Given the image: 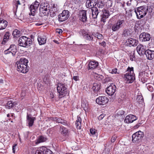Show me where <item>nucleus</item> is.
<instances>
[{
    "label": "nucleus",
    "mask_w": 154,
    "mask_h": 154,
    "mask_svg": "<svg viewBox=\"0 0 154 154\" xmlns=\"http://www.w3.org/2000/svg\"><path fill=\"white\" fill-rule=\"evenodd\" d=\"M28 62V60L25 58H21L20 61L16 63L17 71L23 73H26L28 71V68L27 66Z\"/></svg>",
    "instance_id": "1"
},
{
    "label": "nucleus",
    "mask_w": 154,
    "mask_h": 154,
    "mask_svg": "<svg viewBox=\"0 0 154 154\" xmlns=\"http://www.w3.org/2000/svg\"><path fill=\"white\" fill-rule=\"evenodd\" d=\"M127 71L128 72L124 75V78L127 83H131L135 80L133 68L129 67L127 69Z\"/></svg>",
    "instance_id": "2"
},
{
    "label": "nucleus",
    "mask_w": 154,
    "mask_h": 154,
    "mask_svg": "<svg viewBox=\"0 0 154 154\" xmlns=\"http://www.w3.org/2000/svg\"><path fill=\"white\" fill-rule=\"evenodd\" d=\"M67 85L62 83H58L57 87V89L59 93V97L60 98L65 96L69 94L67 89Z\"/></svg>",
    "instance_id": "3"
},
{
    "label": "nucleus",
    "mask_w": 154,
    "mask_h": 154,
    "mask_svg": "<svg viewBox=\"0 0 154 154\" xmlns=\"http://www.w3.org/2000/svg\"><path fill=\"white\" fill-rule=\"evenodd\" d=\"M32 43V41L30 38L25 36H21L19 38L18 42V45L20 46L26 47L27 46H30Z\"/></svg>",
    "instance_id": "4"
},
{
    "label": "nucleus",
    "mask_w": 154,
    "mask_h": 154,
    "mask_svg": "<svg viewBox=\"0 0 154 154\" xmlns=\"http://www.w3.org/2000/svg\"><path fill=\"white\" fill-rule=\"evenodd\" d=\"M147 11V7L143 6L138 8L137 10H135V12L136 14L137 18L140 19L146 14Z\"/></svg>",
    "instance_id": "5"
},
{
    "label": "nucleus",
    "mask_w": 154,
    "mask_h": 154,
    "mask_svg": "<svg viewBox=\"0 0 154 154\" xmlns=\"http://www.w3.org/2000/svg\"><path fill=\"white\" fill-rule=\"evenodd\" d=\"M144 136L143 133L139 131L133 134L132 136V141L134 143L140 142Z\"/></svg>",
    "instance_id": "6"
},
{
    "label": "nucleus",
    "mask_w": 154,
    "mask_h": 154,
    "mask_svg": "<svg viewBox=\"0 0 154 154\" xmlns=\"http://www.w3.org/2000/svg\"><path fill=\"white\" fill-rule=\"evenodd\" d=\"M39 11L40 14L42 13L44 15H47L50 11L49 5L47 3L41 4Z\"/></svg>",
    "instance_id": "7"
},
{
    "label": "nucleus",
    "mask_w": 154,
    "mask_h": 154,
    "mask_svg": "<svg viewBox=\"0 0 154 154\" xmlns=\"http://www.w3.org/2000/svg\"><path fill=\"white\" fill-rule=\"evenodd\" d=\"M69 16V11L68 10H64L58 15V20L60 22L64 21L68 18Z\"/></svg>",
    "instance_id": "8"
},
{
    "label": "nucleus",
    "mask_w": 154,
    "mask_h": 154,
    "mask_svg": "<svg viewBox=\"0 0 154 154\" xmlns=\"http://www.w3.org/2000/svg\"><path fill=\"white\" fill-rule=\"evenodd\" d=\"M39 3L37 1H35L34 3H33L29 7V9L31 13H29V14L34 16L39 6Z\"/></svg>",
    "instance_id": "9"
},
{
    "label": "nucleus",
    "mask_w": 154,
    "mask_h": 154,
    "mask_svg": "<svg viewBox=\"0 0 154 154\" xmlns=\"http://www.w3.org/2000/svg\"><path fill=\"white\" fill-rule=\"evenodd\" d=\"M116 89V86L112 84L106 88V91L109 95L111 96L114 94Z\"/></svg>",
    "instance_id": "10"
},
{
    "label": "nucleus",
    "mask_w": 154,
    "mask_h": 154,
    "mask_svg": "<svg viewBox=\"0 0 154 154\" xmlns=\"http://www.w3.org/2000/svg\"><path fill=\"white\" fill-rule=\"evenodd\" d=\"M124 21L119 20L116 23L113 24L112 26V29L114 32L118 30L122 26V24L124 23Z\"/></svg>",
    "instance_id": "11"
},
{
    "label": "nucleus",
    "mask_w": 154,
    "mask_h": 154,
    "mask_svg": "<svg viewBox=\"0 0 154 154\" xmlns=\"http://www.w3.org/2000/svg\"><path fill=\"white\" fill-rule=\"evenodd\" d=\"M109 100L105 96L99 97L96 100V102L99 104L104 105Z\"/></svg>",
    "instance_id": "12"
},
{
    "label": "nucleus",
    "mask_w": 154,
    "mask_h": 154,
    "mask_svg": "<svg viewBox=\"0 0 154 154\" xmlns=\"http://www.w3.org/2000/svg\"><path fill=\"white\" fill-rule=\"evenodd\" d=\"M8 52H9V54L10 55H12L13 56H15L17 52L16 46L14 45H11L10 48L5 51V54H8Z\"/></svg>",
    "instance_id": "13"
},
{
    "label": "nucleus",
    "mask_w": 154,
    "mask_h": 154,
    "mask_svg": "<svg viewBox=\"0 0 154 154\" xmlns=\"http://www.w3.org/2000/svg\"><path fill=\"white\" fill-rule=\"evenodd\" d=\"M150 35L147 33H142L139 36L140 40L142 42L149 41L150 39Z\"/></svg>",
    "instance_id": "14"
},
{
    "label": "nucleus",
    "mask_w": 154,
    "mask_h": 154,
    "mask_svg": "<svg viewBox=\"0 0 154 154\" xmlns=\"http://www.w3.org/2000/svg\"><path fill=\"white\" fill-rule=\"evenodd\" d=\"M137 119V117L134 115L130 114L127 116L124 120L125 122L129 123L133 122Z\"/></svg>",
    "instance_id": "15"
},
{
    "label": "nucleus",
    "mask_w": 154,
    "mask_h": 154,
    "mask_svg": "<svg viewBox=\"0 0 154 154\" xmlns=\"http://www.w3.org/2000/svg\"><path fill=\"white\" fill-rule=\"evenodd\" d=\"M27 122L28 126L30 127H32L34 121L36 119L35 117H32L30 114H27L26 116Z\"/></svg>",
    "instance_id": "16"
},
{
    "label": "nucleus",
    "mask_w": 154,
    "mask_h": 154,
    "mask_svg": "<svg viewBox=\"0 0 154 154\" xmlns=\"http://www.w3.org/2000/svg\"><path fill=\"white\" fill-rule=\"evenodd\" d=\"M49 119L50 121H55L57 123H61L64 125H66L67 124V121L60 118L53 117H50Z\"/></svg>",
    "instance_id": "17"
},
{
    "label": "nucleus",
    "mask_w": 154,
    "mask_h": 154,
    "mask_svg": "<svg viewBox=\"0 0 154 154\" xmlns=\"http://www.w3.org/2000/svg\"><path fill=\"white\" fill-rule=\"evenodd\" d=\"M136 49L138 54L140 55L145 54L146 51V47L141 44H139L137 46Z\"/></svg>",
    "instance_id": "18"
},
{
    "label": "nucleus",
    "mask_w": 154,
    "mask_h": 154,
    "mask_svg": "<svg viewBox=\"0 0 154 154\" xmlns=\"http://www.w3.org/2000/svg\"><path fill=\"white\" fill-rule=\"evenodd\" d=\"M145 54L146 55L147 59L151 60L154 58V51H151L149 49L147 50Z\"/></svg>",
    "instance_id": "19"
},
{
    "label": "nucleus",
    "mask_w": 154,
    "mask_h": 154,
    "mask_svg": "<svg viewBox=\"0 0 154 154\" xmlns=\"http://www.w3.org/2000/svg\"><path fill=\"white\" fill-rule=\"evenodd\" d=\"M80 32L82 34L84 38L86 40L89 41L93 40V37L92 35L88 33H86L85 32L82 30H81Z\"/></svg>",
    "instance_id": "20"
},
{
    "label": "nucleus",
    "mask_w": 154,
    "mask_h": 154,
    "mask_svg": "<svg viewBox=\"0 0 154 154\" xmlns=\"http://www.w3.org/2000/svg\"><path fill=\"white\" fill-rule=\"evenodd\" d=\"M47 38L45 35H39L38 38V41L39 44L42 45L45 44L46 42Z\"/></svg>",
    "instance_id": "21"
},
{
    "label": "nucleus",
    "mask_w": 154,
    "mask_h": 154,
    "mask_svg": "<svg viewBox=\"0 0 154 154\" xmlns=\"http://www.w3.org/2000/svg\"><path fill=\"white\" fill-rule=\"evenodd\" d=\"M127 42L128 45H131L132 46L134 47L136 46L137 45L138 41L137 40L131 38L127 40Z\"/></svg>",
    "instance_id": "22"
},
{
    "label": "nucleus",
    "mask_w": 154,
    "mask_h": 154,
    "mask_svg": "<svg viewBox=\"0 0 154 154\" xmlns=\"http://www.w3.org/2000/svg\"><path fill=\"white\" fill-rule=\"evenodd\" d=\"M98 66V63L96 61H91L89 63L88 68V69H93Z\"/></svg>",
    "instance_id": "23"
},
{
    "label": "nucleus",
    "mask_w": 154,
    "mask_h": 154,
    "mask_svg": "<svg viewBox=\"0 0 154 154\" xmlns=\"http://www.w3.org/2000/svg\"><path fill=\"white\" fill-rule=\"evenodd\" d=\"M8 24L7 21L0 18V30L3 29L7 27Z\"/></svg>",
    "instance_id": "24"
},
{
    "label": "nucleus",
    "mask_w": 154,
    "mask_h": 154,
    "mask_svg": "<svg viewBox=\"0 0 154 154\" xmlns=\"http://www.w3.org/2000/svg\"><path fill=\"white\" fill-rule=\"evenodd\" d=\"M81 20L83 22H85L87 20L86 11L82 10L80 12Z\"/></svg>",
    "instance_id": "25"
},
{
    "label": "nucleus",
    "mask_w": 154,
    "mask_h": 154,
    "mask_svg": "<svg viewBox=\"0 0 154 154\" xmlns=\"http://www.w3.org/2000/svg\"><path fill=\"white\" fill-rule=\"evenodd\" d=\"M109 11L107 10H104L103 15L101 16V20L103 22H106V19L109 16Z\"/></svg>",
    "instance_id": "26"
},
{
    "label": "nucleus",
    "mask_w": 154,
    "mask_h": 154,
    "mask_svg": "<svg viewBox=\"0 0 154 154\" xmlns=\"http://www.w3.org/2000/svg\"><path fill=\"white\" fill-rule=\"evenodd\" d=\"M91 11L93 18L94 19L97 18L99 13L98 9L96 7H94L91 9Z\"/></svg>",
    "instance_id": "27"
},
{
    "label": "nucleus",
    "mask_w": 154,
    "mask_h": 154,
    "mask_svg": "<svg viewBox=\"0 0 154 154\" xmlns=\"http://www.w3.org/2000/svg\"><path fill=\"white\" fill-rule=\"evenodd\" d=\"M17 104L16 102H13L12 101H9L6 104V107L7 108L10 109L13 107Z\"/></svg>",
    "instance_id": "28"
},
{
    "label": "nucleus",
    "mask_w": 154,
    "mask_h": 154,
    "mask_svg": "<svg viewBox=\"0 0 154 154\" xmlns=\"http://www.w3.org/2000/svg\"><path fill=\"white\" fill-rule=\"evenodd\" d=\"M94 0H87L86 6L87 8H91L94 7Z\"/></svg>",
    "instance_id": "29"
},
{
    "label": "nucleus",
    "mask_w": 154,
    "mask_h": 154,
    "mask_svg": "<svg viewBox=\"0 0 154 154\" xmlns=\"http://www.w3.org/2000/svg\"><path fill=\"white\" fill-rule=\"evenodd\" d=\"M47 140V138L43 136H39L36 140V144H38L41 142H45Z\"/></svg>",
    "instance_id": "30"
},
{
    "label": "nucleus",
    "mask_w": 154,
    "mask_h": 154,
    "mask_svg": "<svg viewBox=\"0 0 154 154\" xmlns=\"http://www.w3.org/2000/svg\"><path fill=\"white\" fill-rule=\"evenodd\" d=\"M100 83H94L93 84L92 89L94 91H97L100 89Z\"/></svg>",
    "instance_id": "31"
},
{
    "label": "nucleus",
    "mask_w": 154,
    "mask_h": 154,
    "mask_svg": "<svg viewBox=\"0 0 154 154\" xmlns=\"http://www.w3.org/2000/svg\"><path fill=\"white\" fill-rule=\"evenodd\" d=\"M82 119L80 117L78 116L75 122L76 127L79 129H81V126Z\"/></svg>",
    "instance_id": "32"
},
{
    "label": "nucleus",
    "mask_w": 154,
    "mask_h": 154,
    "mask_svg": "<svg viewBox=\"0 0 154 154\" xmlns=\"http://www.w3.org/2000/svg\"><path fill=\"white\" fill-rule=\"evenodd\" d=\"M41 149V151H43V154H53L52 152L46 147H42Z\"/></svg>",
    "instance_id": "33"
},
{
    "label": "nucleus",
    "mask_w": 154,
    "mask_h": 154,
    "mask_svg": "<svg viewBox=\"0 0 154 154\" xmlns=\"http://www.w3.org/2000/svg\"><path fill=\"white\" fill-rule=\"evenodd\" d=\"M136 100L137 102L139 104H142L143 103V98L141 94L137 95Z\"/></svg>",
    "instance_id": "34"
},
{
    "label": "nucleus",
    "mask_w": 154,
    "mask_h": 154,
    "mask_svg": "<svg viewBox=\"0 0 154 154\" xmlns=\"http://www.w3.org/2000/svg\"><path fill=\"white\" fill-rule=\"evenodd\" d=\"M13 35L14 37H19L20 34V31L17 29H15L13 32Z\"/></svg>",
    "instance_id": "35"
},
{
    "label": "nucleus",
    "mask_w": 154,
    "mask_h": 154,
    "mask_svg": "<svg viewBox=\"0 0 154 154\" xmlns=\"http://www.w3.org/2000/svg\"><path fill=\"white\" fill-rule=\"evenodd\" d=\"M126 98V93L125 92L123 93H121L120 94V97L119 98V100H120L123 101Z\"/></svg>",
    "instance_id": "36"
},
{
    "label": "nucleus",
    "mask_w": 154,
    "mask_h": 154,
    "mask_svg": "<svg viewBox=\"0 0 154 154\" xmlns=\"http://www.w3.org/2000/svg\"><path fill=\"white\" fill-rule=\"evenodd\" d=\"M61 128L62 129L61 134L64 135H66L68 132V130L64 127H61Z\"/></svg>",
    "instance_id": "37"
},
{
    "label": "nucleus",
    "mask_w": 154,
    "mask_h": 154,
    "mask_svg": "<svg viewBox=\"0 0 154 154\" xmlns=\"http://www.w3.org/2000/svg\"><path fill=\"white\" fill-rule=\"evenodd\" d=\"M81 106L83 109L85 110L88 107V105L86 102L83 101L82 102Z\"/></svg>",
    "instance_id": "38"
},
{
    "label": "nucleus",
    "mask_w": 154,
    "mask_h": 154,
    "mask_svg": "<svg viewBox=\"0 0 154 154\" xmlns=\"http://www.w3.org/2000/svg\"><path fill=\"white\" fill-rule=\"evenodd\" d=\"M94 77L96 79L99 80H101L103 78V76L102 75H99L97 74H95Z\"/></svg>",
    "instance_id": "39"
},
{
    "label": "nucleus",
    "mask_w": 154,
    "mask_h": 154,
    "mask_svg": "<svg viewBox=\"0 0 154 154\" xmlns=\"http://www.w3.org/2000/svg\"><path fill=\"white\" fill-rule=\"evenodd\" d=\"M104 3L102 2H98L97 3V6L99 8H102L104 6Z\"/></svg>",
    "instance_id": "40"
},
{
    "label": "nucleus",
    "mask_w": 154,
    "mask_h": 154,
    "mask_svg": "<svg viewBox=\"0 0 154 154\" xmlns=\"http://www.w3.org/2000/svg\"><path fill=\"white\" fill-rule=\"evenodd\" d=\"M94 36L97 38L98 39H102L103 38V35L101 34L98 33L95 34Z\"/></svg>",
    "instance_id": "41"
},
{
    "label": "nucleus",
    "mask_w": 154,
    "mask_h": 154,
    "mask_svg": "<svg viewBox=\"0 0 154 154\" xmlns=\"http://www.w3.org/2000/svg\"><path fill=\"white\" fill-rule=\"evenodd\" d=\"M9 33L8 32H6L5 35H4V38H5L7 40H8V39H9Z\"/></svg>",
    "instance_id": "42"
},
{
    "label": "nucleus",
    "mask_w": 154,
    "mask_h": 154,
    "mask_svg": "<svg viewBox=\"0 0 154 154\" xmlns=\"http://www.w3.org/2000/svg\"><path fill=\"white\" fill-rule=\"evenodd\" d=\"M26 95V92L25 91L23 90L22 91L20 94V96L21 97L23 98Z\"/></svg>",
    "instance_id": "43"
},
{
    "label": "nucleus",
    "mask_w": 154,
    "mask_h": 154,
    "mask_svg": "<svg viewBox=\"0 0 154 154\" xmlns=\"http://www.w3.org/2000/svg\"><path fill=\"white\" fill-rule=\"evenodd\" d=\"M117 69L116 68H114L112 69L111 72V73L112 74H118L119 73V72H117Z\"/></svg>",
    "instance_id": "44"
},
{
    "label": "nucleus",
    "mask_w": 154,
    "mask_h": 154,
    "mask_svg": "<svg viewBox=\"0 0 154 154\" xmlns=\"http://www.w3.org/2000/svg\"><path fill=\"white\" fill-rule=\"evenodd\" d=\"M105 114H102L99 116L98 118L99 120H101L104 117Z\"/></svg>",
    "instance_id": "45"
},
{
    "label": "nucleus",
    "mask_w": 154,
    "mask_h": 154,
    "mask_svg": "<svg viewBox=\"0 0 154 154\" xmlns=\"http://www.w3.org/2000/svg\"><path fill=\"white\" fill-rule=\"evenodd\" d=\"M96 130L94 129L91 128L90 129V132L92 134H94L96 133Z\"/></svg>",
    "instance_id": "46"
},
{
    "label": "nucleus",
    "mask_w": 154,
    "mask_h": 154,
    "mask_svg": "<svg viewBox=\"0 0 154 154\" xmlns=\"http://www.w3.org/2000/svg\"><path fill=\"white\" fill-rule=\"evenodd\" d=\"M35 154H43L42 151H41V148L40 150H37L36 151Z\"/></svg>",
    "instance_id": "47"
},
{
    "label": "nucleus",
    "mask_w": 154,
    "mask_h": 154,
    "mask_svg": "<svg viewBox=\"0 0 154 154\" xmlns=\"http://www.w3.org/2000/svg\"><path fill=\"white\" fill-rule=\"evenodd\" d=\"M130 59L131 60H134V59L135 57H134V54L133 53L132 54H131L130 56Z\"/></svg>",
    "instance_id": "48"
},
{
    "label": "nucleus",
    "mask_w": 154,
    "mask_h": 154,
    "mask_svg": "<svg viewBox=\"0 0 154 154\" xmlns=\"http://www.w3.org/2000/svg\"><path fill=\"white\" fill-rule=\"evenodd\" d=\"M62 32V30L60 29H57L56 30V32L59 34L61 33Z\"/></svg>",
    "instance_id": "49"
},
{
    "label": "nucleus",
    "mask_w": 154,
    "mask_h": 154,
    "mask_svg": "<svg viewBox=\"0 0 154 154\" xmlns=\"http://www.w3.org/2000/svg\"><path fill=\"white\" fill-rule=\"evenodd\" d=\"M127 5L128 6H130L131 4L132 0H127Z\"/></svg>",
    "instance_id": "50"
},
{
    "label": "nucleus",
    "mask_w": 154,
    "mask_h": 154,
    "mask_svg": "<svg viewBox=\"0 0 154 154\" xmlns=\"http://www.w3.org/2000/svg\"><path fill=\"white\" fill-rule=\"evenodd\" d=\"M16 146H17V144H14L12 146V150H13V152L14 153L15 152V148Z\"/></svg>",
    "instance_id": "51"
},
{
    "label": "nucleus",
    "mask_w": 154,
    "mask_h": 154,
    "mask_svg": "<svg viewBox=\"0 0 154 154\" xmlns=\"http://www.w3.org/2000/svg\"><path fill=\"white\" fill-rule=\"evenodd\" d=\"M116 140V137H112L111 139V141L112 143H113L115 142Z\"/></svg>",
    "instance_id": "52"
},
{
    "label": "nucleus",
    "mask_w": 154,
    "mask_h": 154,
    "mask_svg": "<svg viewBox=\"0 0 154 154\" xmlns=\"http://www.w3.org/2000/svg\"><path fill=\"white\" fill-rule=\"evenodd\" d=\"M7 40H7L5 38H3V39L1 43L2 44H5Z\"/></svg>",
    "instance_id": "53"
},
{
    "label": "nucleus",
    "mask_w": 154,
    "mask_h": 154,
    "mask_svg": "<svg viewBox=\"0 0 154 154\" xmlns=\"http://www.w3.org/2000/svg\"><path fill=\"white\" fill-rule=\"evenodd\" d=\"M73 79L75 81H77L79 79V77L78 76H74L73 77Z\"/></svg>",
    "instance_id": "54"
},
{
    "label": "nucleus",
    "mask_w": 154,
    "mask_h": 154,
    "mask_svg": "<svg viewBox=\"0 0 154 154\" xmlns=\"http://www.w3.org/2000/svg\"><path fill=\"white\" fill-rule=\"evenodd\" d=\"M20 2L19 1H17V2L16 3V8H17L18 7V5H20Z\"/></svg>",
    "instance_id": "55"
},
{
    "label": "nucleus",
    "mask_w": 154,
    "mask_h": 154,
    "mask_svg": "<svg viewBox=\"0 0 154 154\" xmlns=\"http://www.w3.org/2000/svg\"><path fill=\"white\" fill-rule=\"evenodd\" d=\"M53 41L56 43L58 44H59V43L56 40H54Z\"/></svg>",
    "instance_id": "56"
},
{
    "label": "nucleus",
    "mask_w": 154,
    "mask_h": 154,
    "mask_svg": "<svg viewBox=\"0 0 154 154\" xmlns=\"http://www.w3.org/2000/svg\"><path fill=\"white\" fill-rule=\"evenodd\" d=\"M94 6H96L97 5V3L94 0Z\"/></svg>",
    "instance_id": "57"
},
{
    "label": "nucleus",
    "mask_w": 154,
    "mask_h": 154,
    "mask_svg": "<svg viewBox=\"0 0 154 154\" xmlns=\"http://www.w3.org/2000/svg\"><path fill=\"white\" fill-rule=\"evenodd\" d=\"M3 82V80L2 79H0V83H2Z\"/></svg>",
    "instance_id": "58"
},
{
    "label": "nucleus",
    "mask_w": 154,
    "mask_h": 154,
    "mask_svg": "<svg viewBox=\"0 0 154 154\" xmlns=\"http://www.w3.org/2000/svg\"><path fill=\"white\" fill-rule=\"evenodd\" d=\"M51 96H50V97L51 98H53L54 97V95L53 94H50Z\"/></svg>",
    "instance_id": "59"
},
{
    "label": "nucleus",
    "mask_w": 154,
    "mask_h": 154,
    "mask_svg": "<svg viewBox=\"0 0 154 154\" xmlns=\"http://www.w3.org/2000/svg\"><path fill=\"white\" fill-rule=\"evenodd\" d=\"M140 125V124L139 123L137 125H136V127H137V128Z\"/></svg>",
    "instance_id": "60"
},
{
    "label": "nucleus",
    "mask_w": 154,
    "mask_h": 154,
    "mask_svg": "<svg viewBox=\"0 0 154 154\" xmlns=\"http://www.w3.org/2000/svg\"><path fill=\"white\" fill-rule=\"evenodd\" d=\"M102 44L101 45H106V43H105V42H103L102 43Z\"/></svg>",
    "instance_id": "61"
},
{
    "label": "nucleus",
    "mask_w": 154,
    "mask_h": 154,
    "mask_svg": "<svg viewBox=\"0 0 154 154\" xmlns=\"http://www.w3.org/2000/svg\"><path fill=\"white\" fill-rule=\"evenodd\" d=\"M9 116H10V115H9V114H7V116L8 117H9Z\"/></svg>",
    "instance_id": "62"
},
{
    "label": "nucleus",
    "mask_w": 154,
    "mask_h": 154,
    "mask_svg": "<svg viewBox=\"0 0 154 154\" xmlns=\"http://www.w3.org/2000/svg\"><path fill=\"white\" fill-rule=\"evenodd\" d=\"M66 154H73V153H66Z\"/></svg>",
    "instance_id": "63"
},
{
    "label": "nucleus",
    "mask_w": 154,
    "mask_h": 154,
    "mask_svg": "<svg viewBox=\"0 0 154 154\" xmlns=\"http://www.w3.org/2000/svg\"><path fill=\"white\" fill-rule=\"evenodd\" d=\"M122 6L123 7L124 6V5H122Z\"/></svg>",
    "instance_id": "64"
}]
</instances>
